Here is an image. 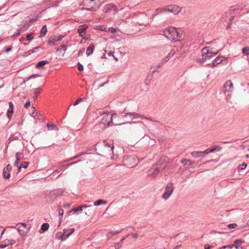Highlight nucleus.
Here are the masks:
<instances>
[{
    "instance_id": "4be33fe9",
    "label": "nucleus",
    "mask_w": 249,
    "mask_h": 249,
    "mask_svg": "<svg viewBox=\"0 0 249 249\" xmlns=\"http://www.w3.org/2000/svg\"><path fill=\"white\" fill-rule=\"evenodd\" d=\"M49 63V61L47 60H42L39 61L36 66V68L38 69H43L44 66Z\"/></svg>"
},
{
    "instance_id": "2eb2a0df",
    "label": "nucleus",
    "mask_w": 249,
    "mask_h": 249,
    "mask_svg": "<svg viewBox=\"0 0 249 249\" xmlns=\"http://www.w3.org/2000/svg\"><path fill=\"white\" fill-rule=\"evenodd\" d=\"M81 160H78L76 161H74V162H71L70 163H68V164H65V165H60V166H59L58 167V168L55 171V172H57V173H59L60 172H61V171H64L66 169L68 168L69 167H70V166L72 165H73L74 164H76V163L80 161Z\"/></svg>"
},
{
    "instance_id": "f8f14e48",
    "label": "nucleus",
    "mask_w": 249,
    "mask_h": 249,
    "mask_svg": "<svg viewBox=\"0 0 249 249\" xmlns=\"http://www.w3.org/2000/svg\"><path fill=\"white\" fill-rule=\"evenodd\" d=\"M12 170V166L8 164L5 167L2 172V177L5 179H9L10 177V171Z\"/></svg>"
},
{
    "instance_id": "1a4fd4ad",
    "label": "nucleus",
    "mask_w": 249,
    "mask_h": 249,
    "mask_svg": "<svg viewBox=\"0 0 249 249\" xmlns=\"http://www.w3.org/2000/svg\"><path fill=\"white\" fill-rule=\"evenodd\" d=\"M233 89V84L231 80L227 81L223 86V92L225 94L228 92L227 96L230 95V92H232Z\"/></svg>"
},
{
    "instance_id": "7c9ffc66",
    "label": "nucleus",
    "mask_w": 249,
    "mask_h": 249,
    "mask_svg": "<svg viewBox=\"0 0 249 249\" xmlns=\"http://www.w3.org/2000/svg\"><path fill=\"white\" fill-rule=\"evenodd\" d=\"M107 201L103 199H98L94 202L93 206H98L102 204H106Z\"/></svg>"
},
{
    "instance_id": "864d4df0",
    "label": "nucleus",
    "mask_w": 249,
    "mask_h": 249,
    "mask_svg": "<svg viewBox=\"0 0 249 249\" xmlns=\"http://www.w3.org/2000/svg\"><path fill=\"white\" fill-rule=\"evenodd\" d=\"M237 226V225L236 223H232L230 224L227 225V227L229 229H232L235 228Z\"/></svg>"
},
{
    "instance_id": "72a5a7b5",
    "label": "nucleus",
    "mask_w": 249,
    "mask_h": 249,
    "mask_svg": "<svg viewBox=\"0 0 249 249\" xmlns=\"http://www.w3.org/2000/svg\"><path fill=\"white\" fill-rule=\"evenodd\" d=\"M64 214V210L63 209L59 208V224L58 226H60L62 220L63 215Z\"/></svg>"
},
{
    "instance_id": "a19ab883",
    "label": "nucleus",
    "mask_w": 249,
    "mask_h": 249,
    "mask_svg": "<svg viewBox=\"0 0 249 249\" xmlns=\"http://www.w3.org/2000/svg\"><path fill=\"white\" fill-rule=\"evenodd\" d=\"M202 57L201 58H198L197 59H196V62L200 63V64H202V63H203L204 62H205V61H206L207 59L205 56V55L203 54H202Z\"/></svg>"
},
{
    "instance_id": "b1692460",
    "label": "nucleus",
    "mask_w": 249,
    "mask_h": 249,
    "mask_svg": "<svg viewBox=\"0 0 249 249\" xmlns=\"http://www.w3.org/2000/svg\"><path fill=\"white\" fill-rule=\"evenodd\" d=\"M94 50V45L93 44H91L89 45V46L87 48L86 51V54L87 56H89L91 54L93 51Z\"/></svg>"
},
{
    "instance_id": "dca6fc26",
    "label": "nucleus",
    "mask_w": 249,
    "mask_h": 249,
    "mask_svg": "<svg viewBox=\"0 0 249 249\" xmlns=\"http://www.w3.org/2000/svg\"><path fill=\"white\" fill-rule=\"evenodd\" d=\"M173 31V35L172 36H170L169 39L173 42H176L178 39V38L179 37V33L175 29H171Z\"/></svg>"
},
{
    "instance_id": "e2e57ef3",
    "label": "nucleus",
    "mask_w": 249,
    "mask_h": 249,
    "mask_svg": "<svg viewBox=\"0 0 249 249\" xmlns=\"http://www.w3.org/2000/svg\"><path fill=\"white\" fill-rule=\"evenodd\" d=\"M84 52H85V48L81 49L79 51V52H78V56L82 55L84 53Z\"/></svg>"
},
{
    "instance_id": "774afa93",
    "label": "nucleus",
    "mask_w": 249,
    "mask_h": 249,
    "mask_svg": "<svg viewBox=\"0 0 249 249\" xmlns=\"http://www.w3.org/2000/svg\"><path fill=\"white\" fill-rule=\"evenodd\" d=\"M36 111V109L35 107H32L31 108V111L32 112V115L33 116L34 113Z\"/></svg>"
},
{
    "instance_id": "4c0bfd02",
    "label": "nucleus",
    "mask_w": 249,
    "mask_h": 249,
    "mask_svg": "<svg viewBox=\"0 0 249 249\" xmlns=\"http://www.w3.org/2000/svg\"><path fill=\"white\" fill-rule=\"evenodd\" d=\"M180 163L183 164L184 165L187 164L189 163L190 165H192L193 164L192 162L190 160L187 159H183L180 160Z\"/></svg>"
},
{
    "instance_id": "5701e85b",
    "label": "nucleus",
    "mask_w": 249,
    "mask_h": 249,
    "mask_svg": "<svg viewBox=\"0 0 249 249\" xmlns=\"http://www.w3.org/2000/svg\"><path fill=\"white\" fill-rule=\"evenodd\" d=\"M222 61V58L220 57H217L212 61L211 64L209 63L208 65H212L213 67H214L221 63Z\"/></svg>"
},
{
    "instance_id": "58836bf2",
    "label": "nucleus",
    "mask_w": 249,
    "mask_h": 249,
    "mask_svg": "<svg viewBox=\"0 0 249 249\" xmlns=\"http://www.w3.org/2000/svg\"><path fill=\"white\" fill-rule=\"evenodd\" d=\"M3 242H4L5 244H6L7 246L9 245H14L16 243V241L12 239H6L3 241Z\"/></svg>"
},
{
    "instance_id": "5fc2aeb1",
    "label": "nucleus",
    "mask_w": 249,
    "mask_h": 249,
    "mask_svg": "<svg viewBox=\"0 0 249 249\" xmlns=\"http://www.w3.org/2000/svg\"><path fill=\"white\" fill-rule=\"evenodd\" d=\"M84 101V99H81V98H79L78 99H77L75 102L73 104V105L74 106H75L76 105H77L78 104H79L80 102H82Z\"/></svg>"
},
{
    "instance_id": "e433bc0d",
    "label": "nucleus",
    "mask_w": 249,
    "mask_h": 249,
    "mask_svg": "<svg viewBox=\"0 0 249 249\" xmlns=\"http://www.w3.org/2000/svg\"><path fill=\"white\" fill-rule=\"evenodd\" d=\"M29 165V162L27 161H23L22 162L19 166L18 167V170H19L21 168H26Z\"/></svg>"
},
{
    "instance_id": "13d9d810",
    "label": "nucleus",
    "mask_w": 249,
    "mask_h": 249,
    "mask_svg": "<svg viewBox=\"0 0 249 249\" xmlns=\"http://www.w3.org/2000/svg\"><path fill=\"white\" fill-rule=\"evenodd\" d=\"M247 166V164L245 163H243L242 164H240L238 166V169L240 170L244 169L246 166Z\"/></svg>"
},
{
    "instance_id": "9d476101",
    "label": "nucleus",
    "mask_w": 249,
    "mask_h": 249,
    "mask_svg": "<svg viewBox=\"0 0 249 249\" xmlns=\"http://www.w3.org/2000/svg\"><path fill=\"white\" fill-rule=\"evenodd\" d=\"M167 157L166 156L161 157L159 160L155 163V165L158 167H161L163 170L166 167L167 163Z\"/></svg>"
},
{
    "instance_id": "0e129e2a",
    "label": "nucleus",
    "mask_w": 249,
    "mask_h": 249,
    "mask_svg": "<svg viewBox=\"0 0 249 249\" xmlns=\"http://www.w3.org/2000/svg\"><path fill=\"white\" fill-rule=\"evenodd\" d=\"M31 102L30 101H27L24 105L25 108H27L30 106Z\"/></svg>"
},
{
    "instance_id": "09e8293b",
    "label": "nucleus",
    "mask_w": 249,
    "mask_h": 249,
    "mask_svg": "<svg viewBox=\"0 0 249 249\" xmlns=\"http://www.w3.org/2000/svg\"><path fill=\"white\" fill-rule=\"evenodd\" d=\"M237 10H238V8H236L235 6H231L229 10V13L231 15L233 14L234 11Z\"/></svg>"
},
{
    "instance_id": "de8ad7c7",
    "label": "nucleus",
    "mask_w": 249,
    "mask_h": 249,
    "mask_svg": "<svg viewBox=\"0 0 249 249\" xmlns=\"http://www.w3.org/2000/svg\"><path fill=\"white\" fill-rule=\"evenodd\" d=\"M244 242V241L241 239H236L234 241L233 244L235 246H239V244H242Z\"/></svg>"
},
{
    "instance_id": "f257e3e1",
    "label": "nucleus",
    "mask_w": 249,
    "mask_h": 249,
    "mask_svg": "<svg viewBox=\"0 0 249 249\" xmlns=\"http://www.w3.org/2000/svg\"><path fill=\"white\" fill-rule=\"evenodd\" d=\"M100 0H83L82 5L85 6L84 9L88 11H95L101 5Z\"/></svg>"
},
{
    "instance_id": "a211bd4d",
    "label": "nucleus",
    "mask_w": 249,
    "mask_h": 249,
    "mask_svg": "<svg viewBox=\"0 0 249 249\" xmlns=\"http://www.w3.org/2000/svg\"><path fill=\"white\" fill-rule=\"evenodd\" d=\"M171 29H175V28L170 27L163 31V35L168 39H169L170 36H172V35H173V31Z\"/></svg>"
},
{
    "instance_id": "052dcab7",
    "label": "nucleus",
    "mask_w": 249,
    "mask_h": 249,
    "mask_svg": "<svg viewBox=\"0 0 249 249\" xmlns=\"http://www.w3.org/2000/svg\"><path fill=\"white\" fill-rule=\"evenodd\" d=\"M65 36L64 35H60L58 36H56V38H55V40L56 41H61L62 38L64 37Z\"/></svg>"
},
{
    "instance_id": "bf43d9fd",
    "label": "nucleus",
    "mask_w": 249,
    "mask_h": 249,
    "mask_svg": "<svg viewBox=\"0 0 249 249\" xmlns=\"http://www.w3.org/2000/svg\"><path fill=\"white\" fill-rule=\"evenodd\" d=\"M12 48H13L12 46L6 47L4 52L7 53L9 52L10 51H11L12 50Z\"/></svg>"
},
{
    "instance_id": "6e6552de",
    "label": "nucleus",
    "mask_w": 249,
    "mask_h": 249,
    "mask_svg": "<svg viewBox=\"0 0 249 249\" xmlns=\"http://www.w3.org/2000/svg\"><path fill=\"white\" fill-rule=\"evenodd\" d=\"M161 171H162L161 167L156 166V165L154 164L149 170L148 176L153 178H155Z\"/></svg>"
},
{
    "instance_id": "20e7f679",
    "label": "nucleus",
    "mask_w": 249,
    "mask_h": 249,
    "mask_svg": "<svg viewBox=\"0 0 249 249\" xmlns=\"http://www.w3.org/2000/svg\"><path fill=\"white\" fill-rule=\"evenodd\" d=\"M164 12H170L174 15H177L181 11V8L178 5H170L164 8Z\"/></svg>"
},
{
    "instance_id": "9b49d317",
    "label": "nucleus",
    "mask_w": 249,
    "mask_h": 249,
    "mask_svg": "<svg viewBox=\"0 0 249 249\" xmlns=\"http://www.w3.org/2000/svg\"><path fill=\"white\" fill-rule=\"evenodd\" d=\"M70 235L69 231L67 229H64L62 233L61 232L57 233L56 237L57 238L61 239V241H64Z\"/></svg>"
},
{
    "instance_id": "393cba45",
    "label": "nucleus",
    "mask_w": 249,
    "mask_h": 249,
    "mask_svg": "<svg viewBox=\"0 0 249 249\" xmlns=\"http://www.w3.org/2000/svg\"><path fill=\"white\" fill-rule=\"evenodd\" d=\"M55 38H56V35H54L51 36L48 39V44L51 46L55 45V42H56V41L55 40Z\"/></svg>"
},
{
    "instance_id": "603ef678",
    "label": "nucleus",
    "mask_w": 249,
    "mask_h": 249,
    "mask_svg": "<svg viewBox=\"0 0 249 249\" xmlns=\"http://www.w3.org/2000/svg\"><path fill=\"white\" fill-rule=\"evenodd\" d=\"M77 66L78 67V70L80 71H82L84 70V67L82 64H81L80 62H78L77 64Z\"/></svg>"
},
{
    "instance_id": "79ce46f5",
    "label": "nucleus",
    "mask_w": 249,
    "mask_h": 249,
    "mask_svg": "<svg viewBox=\"0 0 249 249\" xmlns=\"http://www.w3.org/2000/svg\"><path fill=\"white\" fill-rule=\"evenodd\" d=\"M242 52L245 55H249V47H245L243 48L242 49Z\"/></svg>"
},
{
    "instance_id": "c85d7f7f",
    "label": "nucleus",
    "mask_w": 249,
    "mask_h": 249,
    "mask_svg": "<svg viewBox=\"0 0 249 249\" xmlns=\"http://www.w3.org/2000/svg\"><path fill=\"white\" fill-rule=\"evenodd\" d=\"M103 143L106 147L110 148V150H109V151H111L113 153L114 149L113 142L108 143L106 140H105L103 141Z\"/></svg>"
},
{
    "instance_id": "3c124183",
    "label": "nucleus",
    "mask_w": 249,
    "mask_h": 249,
    "mask_svg": "<svg viewBox=\"0 0 249 249\" xmlns=\"http://www.w3.org/2000/svg\"><path fill=\"white\" fill-rule=\"evenodd\" d=\"M221 149V148L218 146H216L214 148H213L210 150V152H214L215 151H219Z\"/></svg>"
},
{
    "instance_id": "37998d69",
    "label": "nucleus",
    "mask_w": 249,
    "mask_h": 249,
    "mask_svg": "<svg viewBox=\"0 0 249 249\" xmlns=\"http://www.w3.org/2000/svg\"><path fill=\"white\" fill-rule=\"evenodd\" d=\"M235 245L234 244L229 245L227 246H224L220 248L219 249H231L234 248Z\"/></svg>"
},
{
    "instance_id": "c03bdc74",
    "label": "nucleus",
    "mask_w": 249,
    "mask_h": 249,
    "mask_svg": "<svg viewBox=\"0 0 249 249\" xmlns=\"http://www.w3.org/2000/svg\"><path fill=\"white\" fill-rule=\"evenodd\" d=\"M67 48V45L65 44H62L60 46V48H58L56 50V51H61L63 50L64 52H66Z\"/></svg>"
},
{
    "instance_id": "7ed1b4c3",
    "label": "nucleus",
    "mask_w": 249,
    "mask_h": 249,
    "mask_svg": "<svg viewBox=\"0 0 249 249\" xmlns=\"http://www.w3.org/2000/svg\"><path fill=\"white\" fill-rule=\"evenodd\" d=\"M173 190V183L172 182L168 183L165 187V192L162 195V198L165 200L168 199L172 195Z\"/></svg>"
},
{
    "instance_id": "a878e982",
    "label": "nucleus",
    "mask_w": 249,
    "mask_h": 249,
    "mask_svg": "<svg viewBox=\"0 0 249 249\" xmlns=\"http://www.w3.org/2000/svg\"><path fill=\"white\" fill-rule=\"evenodd\" d=\"M47 127L49 130H58V127L54 124L47 123Z\"/></svg>"
},
{
    "instance_id": "8fccbe9b",
    "label": "nucleus",
    "mask_w": 249,
    "mask_h": 249,
    "mask_svg": "<svg viewBox=\"0 0 249 249\" xmlns=\"http://www.w3.org/2000/svg\"><path fill=\"white\" fill-rule=\"evenodd\" d=\"M18 231L20 235L25 237L27 235V233L23 230H20L19 228L18 229Z\"/></svg>"
},
{
    "instance_id": "6ab92c4d",
    "label": "nucleus",
    "mask_w": 249,
    "mask_h": 249,
    "mask_svg": "<svg viewBox=\"0 0 249 249\" xmlns=\"http://www.w3.org/2000/svg\"><path fill=\"white\" fill-rule=\"evenodd\" d=\"M88 28V26L87 24L80 25L77 30V32L79 34V36H83V35L86 33V31Z\"/></svg>"
},
{
    "instance_id": "ddd939ff",
    "label": "nucleus",
    "mask_w": 249,
    "mask_h": 249,
    "mask_svg": "<svg viewBox=\"0 0 249 249\" xmlns=\"http://www.w3.org/2000/svg\"><path fill=\"white\" fill-rule=\"evenodd\" d=\"M205 55L206 59H210L213 55H215L216 53H213L212 52H211L208 47H205L202 50V54Z\"/></svg>"
},
{
    "instance_id": "ea45409f",
    "label": "nucleus",
    "mask_w": 249,
    "mask_h": 249,
    "mask_svg": "<svg viewBox=\"0 0 249 249\" xmlns=\"http://www.w3.org/2000/svg\"><path fill=\"white\" fill-rule=\"evenodd\" d=\"M24 157V154L22 152H18L16 154V159L18 160L22 159Z\"/></svg>"
},
{
    "instance_id": "aec40b11",
    "label": "nucleus",
    "mask_w": 249,
    "mask_h": 249,
    "mask_svg": "<svg viewBox=\"0 0 249 249\" xmlns=\"http://www.w3.org/2000/svg\"><path fill=\"white\" fill-rule=\"evenodd\" d=\"M95 209L94 206L92 205H89L88 208L85 212V214L88 216L93 215L95 214Z\"/></svg>"
},
{
    "instance_id": "2f4dec72",
    "label": "nucleus",
    "mask_w": 249,
    "mask_h": 249,
    "mask_svg": "<svg viewBox=\"0 0 249 249\" xmlns=\"http://www.w3.org/2000/svg\"><path fill=\"white\" fill-rule=\"evenodd\" d=\"M164 8H157V9H156L155 10V11L154 13V14H153V15H152V19H153V18H154L155 16H157V15H159V14L164 12Z\"/></svg>"
},
{
    "instance_id": "cd10ccee",
    "label": "nucleus",
    "mask_w": 249,
    "mask_h": 249,
    "mask_svg": "<svg viewBox=\"0 0 249 249\" xmlns=\"http://www.w3.org/2000/svg\"><path fill=\"white\" fill-rule=\"evenodd\" d=\"M121 231H121H111L107 233V236L108 239H110L113 235H116V234L120 233Z\"/></svg>"
},
{
    "instance_id": "6e6d98bb",
    "label": "nucleus",
    "mask_w": 249,
    "mask_h": 249,
    "mask_svg": "<svg viewBox=\"0 0 249 249\" xmlns=\"http://www.w3.org/2000/svg\"><path fill=\"white\" fill-rule=\"evenodd\" d=\"M108 31L112 34H114L117 32V29L114 27H109L108 29Z\"/></svg>"
},
{
    "instance_id": "c756f323",
    "label": "nucleus",
    "mask_w": 249,
    "mask_h": 249,
    "mask_svg": "<svg viewBox=\"0 0 249 249\" xmlns=\"http://www.w3.org/2000/svg\"><path fill=\"white\" fill-rule=\"evenodd\" d=\"M71 212L74 214L78 215L79 213H81V208L78 206L75 208H73L71 209Z\"/></svg>"
},
{
    "instance_id": "f704fd0d",
    "label": "nucleus",
    "mask_w": 249,
    "mask_h": 249,
    "mask_svg": "<svg viewBox=\"0 0 249 249\" xmlns=\"http://www.w3.org/2000/svg\"><path fill=\"white\" fill-rule=\"evenodd\" d=\"M191 155L194 158H198V157H202L204 155V152H202L201 151H200V152L194 151V152H192Z\"/></svg>"
},
{
    "instance_id": "423d86ee",
    "label": "nucleus",
    "mask_w": 249,
    "mask_h": 249,
    "mask_svg": "<svg viewBox=\"0 0 249 249\" xmlns=\"http://www.w3.org/2000/svg\"><path fill=\"white\" fill-rule=\"evenodd\" d=\"M122 116L123 118H125L127 116H129L131 117V118L132 119L138 118V117H140L142 118H145L146 119H147V120H150V121H152L153 122H158V121H157L156 120H153V118H152L145 117L143 116L139 115L138 113H137L136 112H127V113L124 114V115H122Z\"/></svg>"
},
{
    "instance_id": "49530a36",
    "label": "nucleus",
    "mask_w": 249,
    "mask_h": 249,
    "mask_svg": "<svg viewBox=\"0 0 249 249\" xmlns=\"http://www.w3.org/2000/svg\"><path fill=\"white\" fill-rule=\"evenodd\" d=\"M26 40L29 41H31V40H32L34 38V36H33V34H32V33L28 34L26 36Z\"/></svg>"
},
{
    "instance_id": "473e14b6",
    "label": "nucleus",
    "mask_w": 249,
    "mask_h": 249,
    "mask_svg": "<svg viewBox=\"0 0 249 249\" xmlns=\"http://www.w3.org/2000/svg\"><path fill=\"white\" fill-rule=\"evenodd\" d=\"M50 227L49 224L48 223H43L41 226V230L42 232H44L48 231Z\"/></svg>"
},
{
    "instance_id": "f03ea898",
    "label": "nucleus",
    "mask_w": 249,
    "mask_h": 249,
    "mask_svg": "<svg viewBox=\"0 0 249 249\" xmlns=\"http://www.w3.org/2000/svg\"><path fill=\"white\" fill-rule=\"evenodd\" d=\"M138 159L135 155L125 156L124 157V161L126 166L129 167H133L137 165L139 161Z\"/></svg>"
},
{
    "instance_id": "4d7b16f0",
    "label": "nucleus",
    "mask_w": 249,
    "mask_h": 249,
    "mask_svg": "<svg viewBox=\"0 0 249 249\" xmlns=\"http://www.w3.org/2000/svg\"><path fill=\"white\" fill-rule=\"evenodd\" d=\"M33 53H34V50H30L26 51L24 53V56H27Z\"/></svg>"
},
{
    "instance_id": "69168bd1",
    "label": "nucleus",
    "mask_w": 249,
    "mask_h": 249,
    "mask_svg": "<svg viewBox=\"0 0 249 249\" xmlns=\"http://www.w3.org/2000/svg\"><path fill=\"white\" fill-rule=\"evenodd\" d=\"M7 247V245L5 244L3 241L0 243V249H4Z\"/></svg>"
},
{
    "instance_id": "bb28decb",
    "label": "nucleus",
    "mask_w": 249,
    "mask_h": 249,
    "mask_svg": "<svg viewBox=\"0 0 249 249\" xmlns=\"http://www.w3.org/2000/svg\"><path fill=\"white\" fill-rule=\"evenodd\" d=\"M47 32V25H45L42 26V27L40 30L39 37H42L46 35Z\"/></svg>"
},
{
    "instance_id": "4468645a",
    "label": "nucleus",
    "mask_w": 249,
    "mask_h": 249,
    "mask_svg": "<svg viewBox=\"0 0 249 249\" xmlns=\"http://www.w3.org/2000/svg\"><path fill=\"white\" fill-rule=\"evenodd\" d=\"M117 9L118 8L116 5L112 3H110L107 4L104 6L103 11L105 13H107L109 11L113 10L114 11L117 12L118 10Z\"/></svg>"
},
{
    "instance_id": "412c9836",
    "label": "nucleus",
    "mask_w": 249,
    "mask_h": 249,
    "mask_svg": "<svg viewBox=\"0 0 249 249\" xmlns=\"http://www.w3.org/2000/svg\"><path fill=\"white\" fill-rule=\"evenodd\" d=\"M9 107L8 109L7 110L6 115H7L8 118L10 120L11 118L12 115L14 112V105L12 102H9Z\"/></svg>"
},
{
    "instance_id": "338daca9",
    "label": "nucleus",
    "mask_w": 249,
    "mask_h": 249,
    "mask_svg": "<svg viewBox=\"0 0 249 249\" xmlns=\"http://www.w3.org/2000/svg\"><path fill=\"white\" fill-rule=\"evenodd\" d=\"M70 205H71V204L66 203V204H63L62 206H61V207H63L64 208H69L70 206Z\"/></svg>"
},
{
    "instance_id": "680f3d73",
    "label": "nucleus",
    "mask_w": 249,
    "mask_h": 249,
    "mask_svg": "<svg viewBox=\"0 0 249 249\" xmlns=\"http://www.w3.org/2000/svg\"><path fill=\"white\" fill-rule=\"evenodd\" d=\"M122 246V244H121V242H118V243H116L115 244H114V248H115V249H119Z\"/></svg>"
},
{
    "instance_id": "39448f33",
    "label": "nucleus",
    "mask_w": 249,
    "mask_h": 249,
    "mask_svg": "<svg viewBox=\"0 0 249 249\" xmlns=\"http://www.w3.org/2000/svg\"><path fill=\"white\" fill-rule=\"evenodd\" d=\"M116 116V113H113L111 114L110 116L107 115L106 119L105 118V117H104V118L102 120V122L99 123V125L101 126L103 125L104 126H105L106 125H107V127L109 126L110 124L112 122V118Z\"/></svg>"
},
{
    "instance_id": "c9c22d12",
    "label": "nucleus",
    "mask_w": 249,
    "mask_h": 249,
    "mask_svg": "<svg viewBox=\"0 0 249 249\" xmlns=\"http://www.w3.org/2000/svg\"><path fill=\"white\" fill-rule=\"evenodd\" d=\"M42 90V89L40 88H36L35 89V92L33 95V98L35 100H36L37 99V95L40 93V90Z\"/></svg>"
},
{
    "instance_id": "a18cd8bd",
    "label": "nucleus",
    "mask_w": 249,
    "mask_h": 249,
    "mask_svg": "<svg viewBox=\"0 0 249 249\" xmlns=\"http://www.w3.org/2000/svg\"><path fill=\"white\" fill-rule=\"evenodd\" d=\"M21 31H22V29L21 28H20L19 30H18V32L17 33L14 34L12 36V38L13 39H16L17 37H18L20 35V32Z\"/></svg>"
},
{
    "instance_id": "f3484780",
    "label": "nucleus",
    "mask_w": 249,
    "mask_h": 249,
    "mask_svg": "<svg viewBox=\"0 0 249 249\" xmlns=\"http://www.w3.org/2000/svg\"><path fill=\"white\" fill-rule=\"evenodd\" d=\"M175 53V51L174 50H172L165 57L162 59L160 62L161 65H163L168 61H169V60L171 58V57L173 55H174Z\"/></svg>"
},
{
    "instance_id": "0eeeda50",
    "label": "nucleus",
    "mask_w": 249,
    "mask_h": 249,
    "mask_svg": "<svg viewBox=\"0 0 249 249\" xmlns=\"http://www.w3.org/2000/svg\"><path fill=\"white\" fill-rule=\"evenodd\" d=\"M57 196V195L54 191H50L45 196L46 201L48 203H52L55 201Z\"/></svg>"
}]
</instances>
